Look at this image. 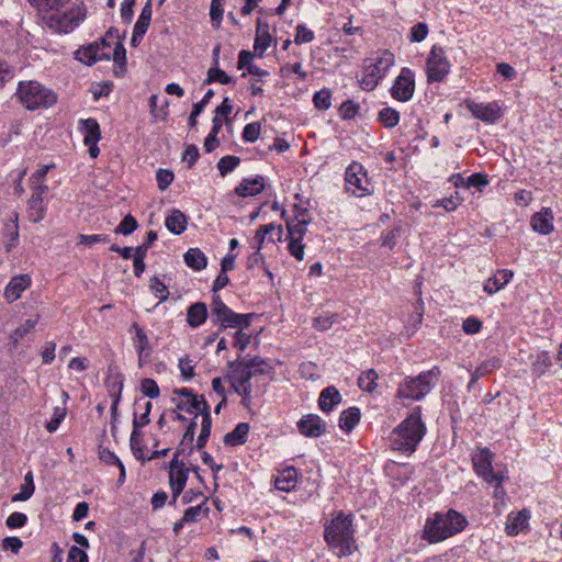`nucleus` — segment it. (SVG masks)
Instances as JSON below:
<instances>
[{
    "instance_id": "obj_1",
    "label": "nucleus",
    "mask_w": 562,
    "mask_h": 562,
    "mask_svg": "<svg viewBox=\"0 0 562 562\" xmlns=\"http://www.w3.org/2000/svg\"><path fill=\"white\" fill-rule=\"evenodd\" d=\"M37 9L43 23L56 33H69L85 20L86 10L80 5H66L70 0H29Z\"/></svg>"
},
{
    "instance_id": "obj_2",
    "label": "nucleus",
    "mask_w": 562,
    "mask_h": 562,
    "mask_svg": "<svg viewBox=\"0 0 562 562\" xmlns=\"http://www.w3.org/2000/svg\"><path fill=\"white\" fill-rule=\"evenodd\" d=\"M324 539L329 549L338 557L350 555L358 549L355 539L352 515L337 513L324 525Z\"/></svg>"
},
{
    "instance_id": "obj_3",
    "label": "nucleus",
    "mask_w": 562,
    "mask_h": 562,
    "mask_svg": "<svg viewBox=\"0 0 562 562\" xmlns=\"http://www.w3.org/2000/svg\"><path fill=\"white\" fill-rule=\"evenodd\" d=\"M426 434L422 420V407L416 406L412 413L392 431L390 441L393 450L412 453Z\"/></svg>"
},
{
    "instance_id": "obj_4",
    "label": "nucleus",
    "mask_w": 562,
    "mask_h": 562,
    "mask_svg": "<svg viewBox=\"0 0 562 562\" xmlns=\"http://www.w3.org/2000/svg\"><path fill=\"white\" fill-rule=\"evenodd\" d=\"M467 525L465 517L454 509L435 513L424 526L423 539L429 543H437L462 531Z\"/></svg>"
},
{
    "instance_id": "obj_5",
    "label": "nucleus",
    "mask_w": 562,
    "mask_h": 562,
    "mask_svg": "<svg viewBox=\"0 0 562 562\" xmlns=\"http://www.w3.org/2000/svg\"><path fill=\"white\" fill-rule=\"evenodd\" d=\"M439 375V368L434 367L416 376H406L397 385L396 397L398 400L420 401L436 385Z\"/></svg>"
},
{
    "instance_id": "obj_6",
    "label": "nucleus",
    "mask_w": 562,
    "mask_h": 562,
    "mask_svg": "<svg viewBox=\"0 0 562 562\" xmlns=\"http://www.w3.org/2000/svg\"><path fill=\"white\" fill-rule=\"evenodd\" d=\"M16 97L21 104L30 111L47 109L57 102V94L35 80L20 81Z\"/></svg>"
},
{
    "instance_id": "obj_7",
    "label": "nucleus",
    "mask_w": 562,
    "mask_h": 562,
    "mask_svg": "<svg viewBox=\"0 0 562 562\" xmlns=\"http://www.w3.org/2000/svg\"><path fill=\"white\" fill-rule=\"evenodd\" d=\"M451 64L441 46L434 45L426 60V75L428 82H440L450 72Z\"/></svg>"
},
{
    "instance_id": "obj_8",
    "label": "nucleus",
    "mask_w": 562,
    "mask_h": 562,
    "mask_svg": "<svg viewBox=\"0 0 562 562\" xmlns=\"http://www.w3.org/2000/svg\"><path fill=\"white\" fill-rule=\"evenodd\" d=\"M346 190L356 196H366L372 193V186L367 171L359 162L350 164L345 173Z\"/></svg>"
},
{
    "instance_id": "obj_9",
    "label": "nucleus",
    "mask_w": 562,
    "mask_h": 562,
    "mask_svg": "<svg viewBox=\"0 0 562 562\" xmlns=\"http://www.w3.org/2000/svg\"><path fill=\"white\" fill-rule=\"evenodd\" d=\"M415 92L414 72L409 68H402L392 88L391 95L401 102L411 100Z\"/></svg>"
},
{
    "instance_id": "obj_10",
    "label": "nucleus",
    "mask_w": 562,
    "mask_h": 562,
    "mask_svg": "<svg viewBox=\"0 0 562 562\" xmlns=\"http://www.w3.org/2000/svg\"><path fill=\"white\" fill-rule=\"evenodd\" d=\"M494 453L488 448H477L472 456L473 468L479 476L492 484L498 472L493 471Z\"/></svg>"
},
{
    "instance_id": "obj_11",
    "label": "nucleus",
    "mask_w": 562,
    "mask_h": 562,
    "mask_svg": "<svg viewBox=\"0 0 562 562\" xmlns=\"http://www.w3.org/2000/svg\"><path fill=\"white\" fill-rule=\"evenodd\" d=\"M232 366H234L232 374L233 386L237 393L244 396L243 402L245 403L247 397H249L251 394L252 389L250 380L256 373L255 371L250 370L249 367L244 366L240 361V358H238Z\"/></svg>"
},
{
    "instance_id": "obj_12",
    "label": "nucleus",
    "mask_w": 562,
    "mask_h": 562,
    "mask_svg": "<svg viewBox=\"0 0 562 562\" xmlns=\"http://www.w3.org/2000/svg\"><path fill=\"white\" fill-rule=\"evenodd\" d=\"M467 106L474 117L486 123H494L502 115L501 108L495 102L484 104L468 101Z\"/></svg>"
},
{
    "instance_id": "obj_13",
    "label": "nucleus",
    "mask_w": 562,
    "mask_h": 562,
    "mask_svg": "<svg viewBox=\"0 0 562 562\" xmlns=\"http://www.w3.org/2000/svg\"><path fill=\"white\" fill-rule=\"evenodd\" d=\"M325 428L326 423L315 414H307L297 422V429L305 437L318 438Z\"/></svg>"
},
{
    "instance_id": "obj_14",
    "label": "nucleus",
    "mask_w": 562,
    "mask_h": 562,
    "mask_svg": "<svg viewBox=\"0 0 562 562\" xmlns=\"http://www.w3.org/2000/svg\"><path fill=\"white\" fill-rule=\"evenodd\" d=\"M249 315L247 314H237L233 312L226 305L221 308V311L216 312L212 315L213 322H218L223 327H232L236 328L239 326L247 327L249 326Z\"/></svg>"
},
{
    "instance_id": "obj_15",
    "label": "nucleus",
    "mask_w": 562,
    "mask_h": 562,
    "mask_svg": "<svg viewBox=\"0 0 562 562\" xmlns=\"http://www.w3.org/2000/svg\"><path fill=\"white\" fill-rule=\"evenodd\" d=\"M394 63V55L390 50H383L376 57L368 59L364 68L367 71L373 70V74L382 79Z\"/></svg>"
},
{
    "instance_id": "obj_16",
    "label": "nucleus",
    "mask_w": 562,
    "mask_h": 562,
    "mask_svg": "<svg viewBox=\"0 0 562 562\" xmlns=\"http://www.w3.org/2000/svg\"><path fill=\"white\" fill-rule=\"evenodd\" d=\"M530 512L526 508L521 509L517 514H509L505 526V531L508 536H516L520 531L529 528Z\"/></svg>"
},
{
    "instance_id": "obj_17",
    "label": "nucleus",
    "mask_w": 562,
    "mask_h": 562,
    "mask_svg": "<svg viewBox=\"0 0 562 562\" xmlns=\"http://www.w3.org/2000/svg\"><path fill=\"white\" fill-rule=\"evenodd\" d=\"M31 285V278L29 274H19L13 277L4 289V297L9 302L19 300L29 286Z\"/></svg>"
},
{
    "instance_id": "obj_18",
    "label": "nucleus",
    "mask_w": 562,
    "mask_h": 562,
    "mask_svg": "<svg viewBox=\"0 0 562 562\" xmlns=\"http://www.w3.org/2000/svg\"><path fill=\"white\" fill-rule=\"evenodd\" d=\"M553 213L549 207H543L540 212L532 215L530 224L533 231L548 235L553 231Z\"/></svg>"
},
{
    "instance_id": "obj_19",
    "label": "nucleus",
    "mask_w": 562,
    "mask_h": 562,
    "mask_svg": "<svg viewBox=\"0 0 562 562\" xmlns=\"http://www.w3.org/2000/svg\"><path fill=\"white\" fill-rule=\"evenodd\" d=\"M189 475V469L186 465H181L180 470L169 471V485L172 491L171 504L177 502L178 496L183 491Z\"/></svg>"
},
{
    "instance_id": "obj_20",
    "label": "nucleus",
    "mask_w": 562,
    "mask_h": 562,
    "mask_svg": "<svg viewBox=\"0 0 562 562\" xmlns=\"http://www.w3.org/2000/svg\"><path fill=\"white\" fill-rule=\"evenodd\" d=\"M134 330L135 333V348L138 352L139 358V366H142V362L145 358H147L151 352V347L149 345V339L146 335V333L142 329V327L137 323H133L131 326V331Z\"/></svg>"
},
{
    "instance_id": "obj_21",
    "label": "nucleus",
    "mask_w": 562,
    "mask_h": 562,
    "mask_svg": "<svg viewBox=\"0 0 562 562\" xmlns=\"http://www.w3.org/2000/svg\"><path fill=\"white\" fill-rule=\"evenodd\" d=\"M79 130L83 134L85 144L98 143L101 139L100 125L94 119L80 120Z\"/></svg>"
},
{
    "instance_id": "obj_22",
    "label": "nucleus",
    "mask_w": 562,
    "mask_h": 562,
    "mask_svg": "<svg viewBox=\"0 0 562 562\" xmlns=\"http://www.w3.org/2000/svg\"><path fill=\"white\" fill-rule=\"evenodd\" d=\"M75 55L77 60L87 65H92L99 60H109V55L98 53L97 42L80 47Z\"/></svg>"
},
{
    "instance_id": "obj_23",
    "label": "nucleus",
    "mask_w": 562,
    "mask_h": 562,
    "mask_svg": "<svg viewBox=\"0 0 562 562\" xmlns=\"http://www.w3.org/2000/svg\"><path fill=\"white\" fill-rule=\"evenodd\" d=\"M265 189V180L261 176L254 179H244L240 184L235 189L239 196H254L259 194Z\"/></svg>"
},
{
    "instance_id": "obj_24",
    "label": "nucleus",
    "mask_w": 562,
    "mask_h": 562,
    "mask_svg": "<svg viewBox=\"0 0 562 562\" xmlns=\"http://www.w3.org/2000/svg\"><path fill=\"white\" fill-rule=\"evenodd\" d=\"M514 273L512 270L503 269L498 270L496 274L486 280L484 284V291L488 294H494L503 289L513 278Z\"/></svg>"
},
{
    "instance_id": "obj_25",
    "label": "nucleus",
    "mask_w": 562,
    "mask_h": 562,
    "mask_svg": "<svg viewBox=\"0 0 562 562\" xmlns=\"http://www.w3.org/2000/svg\"><path fill=\"white\" fill-rule=\"evenodd\" d=\"M340 402L341 395L339 391L335 386H327L319 394L318 406L324 413H328Z\"/></svg>"
},
{
    "instance_id": "obj_26",
    "label": "nucleus",
    "mask_w": 562,
    "mask_h": 562,
    "mask_svg": "<svg viewBox=\"0 0 562 562\" xmlns=\"http://www.w3.org/2000/svg\"><path fill=\"white\" fill-rule=\"evenodd\" d=\"M207 318V308L206 305L202 302L193 303L189 306L187 311V322L188 324L195 328L204 324Z\"/></svg>"
},
{
    "instance_id": "obj_27",
    "label": "nucleus",
    "mask_w": 562,
    "mask_h": 562,
    "mask_svg": "<svg viewBox=\"0 0 562 562\" xmlns=\"http://www.w3.org/2000/svg\"><path fill=\"white\" fill-rule=\"evenodd\" d=\"M300 216L301 217L297 216L295 221L286 222L288 238L302 239L306 234L307 225L311 220L306 217V211L301 213Z\"/></svg>"
},
{
    "instance_id": "obj_28",
    "label": "nucleus",
    "mask_w": 562,
    "mask_h": 562,
    "mask_svg": "<svg viewBox=\"0 0 562 562\" xmlns=\"http://www.w3.org/2000/svg\"><path fill=\"white\" fill-rule=\"evenodd\" d=\"M187 224V216L180 210H172L165 221L166 227L176 235L183 233Z\"/></svg>"
},
{
    "instance_id": "obj_29",
    "label": "nucleus",
    "mask_w": 562,
    "mask_h": 562,
    "mask_svg": "<svg viewBox=\"0 0 562 562\" xmlns=\"http://www.w3.org/2000/svg\"><path fill=\"white\" fill-rule=\"evenodd\" d=\"M297 473L293 467L286 468L283 470L274 480L276 488L290 492L295 487Z\"/></svg>"
},
{
    "instance_id": "obj_30",
    "label": "nucleus",
    "mask_w": 562,
    "mask_h": 562,
    "mask_svg": "<svg viewBox=\"0 0 562 562\" xmlns=\"http://www.w3.org/2000/svg\"><path fill=\"white\" fill-rule=\"evenodd\" d=\"M183 259L186 265L195 271L203 270L207 266V259L199 248H190L184 254Z\"/></svg>"
},
{
    "instance_id": "obj_31",
    "label": "nucleus",
    "mask_w": 562,
    "mask_h": 562,
    "mask_svg": "<svg viewBox=\"0 0 562 562\" xmlns=\"http://www.w3.org/2000/svg\"><path fill=\"white\" fill-rule=\"evenodd\" d=\"M269 25L265 24V31H261V20L257 21V29H256V37L254 43V48L256 52L259 53V56L262 57L265 52L268 49V47L271 44V35L269 34Z\"/></svg>"
},
{
    "instance_id": "obj_32",
    "label": "nucleus",
    "mask_w": 562,
    "mask_h": 562,
    "mask_svg": "<svg viewBox=\"0 0 562 562\" xmlns=\"http://www.w3.org/2000/svg\"><path fill=\"white\" fill-rule=\"evenodd\" d=\"M360 409L358 407H349L341 412L339 417V427L346 432H350L360 420Z\"/></svg>"
},
{
    "instance_id": "obj_33",
    "label": "nucleus",
    "mask_w": 562,
    "mask_h": 562,
    "mask_svg": "<svg viewBox=\"0 0 562 562\" xmlns=\"http://www.w3.org/2000/svg\"><path fill=\"white\" fill-rule=\"evenodd\" d=\"M249 432V425L247 423H239L235 429L231 432H227L224 437L225 445L228 446H238L243 445L247 440V435Z\"/></svg>"
},
{
    "instance_id": "obj_34",
    "label": "nucleus",
    "mask_w": 562,
    "mask_h": 562,
    "mask_svg": "<svg viewBox=\"0 0 562 562\" xmlns=\"http://www.w3.org/2000/svg\"><path fill=\"white\" fill-rule=\"evenodd\" d=\"M27 217L33 223H38L45 217L43 198L31 195L27 201Z\"/></svg>"
},
{
    "instance_id": "obj_35",
    "label": "nucleus",
    "mask_w": 562,
    "mask_h": 562,
    "mask_svg": "<svg viewBox=\"0 0 562 562\" xmlns=\"http://www.w3.org/2000/svg\"><path fill=\"white\" fill-rule=\"evenodd\" d=\"M378 121L386 128L396 126L400 122V113L390 106L383 108L378 113Z\"/></svg>"
},
{
    "instance_id": "obj_36",
    "label": "nucleus",
    "mask_w": 562,
    "mask_h": 562,
    "mask_svg": "<svg viewBox=\"0 0 562 562\" xmlns=\"http://www.w3.org/2000/svg\"><path fill=\"white\" fill-rule=\"evenodd\" d=\"M379 375L375 370L370 369L360 374L358 378V385L362 391L373 392L376 387V380Z\"/></svg>"
},
{
    "instance_id": "obj_37",
    "label": "nucleus",
    "mask_w": 562,
    "mask_h": 562,
    "mask_svg": "<svg viewBox=\"0 0 562 562\" xmlns=\"http://www.w3.org/2000/svg\"><path fill=\"white\" fill-rule=\"evenodd\" d=\"M214 92L212 89L207 90L204 94L203 99L196 103L193 104L192 112L189 116V126L193 128L196 125V116L200 115V113L204 110V108L207 105L210 100L213 98Z\"/></svg>"
},
{
    "instance_id": "obj_38",
    "label": "nucleus",
    "mask_w": 562,
    "mask_h": 562,
    "mask_svg": "<svg viewBox=\"0 0 562 562\" xmlns=\"http://www.w3.org/2000/svg\"><path fill=\"white\" fill-rule=\"evenodd\" d=\"M202 402H206L203 396L198 397L196 395H192L187 398L186 402H179L177 404V408L180 411H186L187 413H202Z\"/></svg>"
},
{
    "instance_id": "obj_39",
    "label": "nucleus",
    "mask_w": 562,
    "mask_h": 562,
    "mask_svg": "<svg viewBox=\"0 0 562 562\" xmlns=\"http://www.w3.org/2000/svg\"><path fill=\"white\" fill-rule=\"evenodd\" d=\"M220 82L222 85H228L233 81V78L228 76L224 70L220 69L217 66L210 68L207 71V77L204 83L210 85L212 82Z\"/></svg>"
},
{
    "instance_id": "obj_40",
    "label": "nucleus",
    "mask_w": 562,
    "mask_h": 562,
    "mask_svg": "<svg viewBox=\"0 0 562 562\" xmlns=\"http://www.w3.org/2000/svg\"><path fill=\"white\" fill-rule=\"evenodd\" d=\"M240 162L239 157L227 155L222 157L217 162V168L221 176H226L228 172L233 171Z\"/></svg>"
},
{
    "instance_id": "obj_41",
    "label": "nucleus",
    "mask_w": 562,
    "mask_h": 562,
    "mask_svg": "<svg viewBox=\"0 0 562 562\" xmlns=\"http://www.w3.org/2000/svg\"><path fill=\"white\" fill-rule=\"evenodd\" d=\"M223 0H212L211 7H210V16L212 25L215 29H218L221 26L222 20H223Z\"/></svg>"
},
{
    "instance_id": "obj_42",
    "label": "nucleus",
    "mask_w": 562,
    "mask_h": 562,
    "mask_svg": "<svg viewBox=\"0 0 562 562\" xmlns=\"http://www.w3.org/2000/svg\"><path fill=\"white\" fill-rule=\"evenodd\" d=\"M100 459L108 464H116L120 468L119 482H123L125 480V468L122 461L114 452L110 450H103L100 452Z\"/></svg>"
},
{
    "instance_id": "obj_43",
    "label": "nucleus",
    "mask_w": 562,
    "mask_h": 562,
    "mask_svg": "<svg viewBox=\"0 0 562 562\" xmlns=\"http://www.w3.org/2000/svg\"><path fill=\"white\" fill-rule=\"evenodd\" d=\"M550 366L551 359L547 351L539 352L532 362L533 372L538 375H542Z\"/></svg>"
},
{
    "instance_id": "obj_44",
    "label": "nucleus",
    "mask_w": 562,
    "mask_h": 562,
    "mask_svg": "<svg viewBox=\"0 0 562 562\" xmlns=\"http://www.w3.org/2000/svg\"><path fill=\"white\" fill-rule=\"evenodd\" d=\"M202 514H204V515L209 514V508L205 507L204 504L189 507L182 516V521H187V524L195 522V521H198L199 517Z\"/></svg>"
},
{
    "instance_id": "obj_45",
    "label": "nucleus",
    "mask_w": 562,
    "mask_h": 562,
    "mask_svg": "<svg viewBox=\"0 0 562 562\" xmlns=\"http://www.w3.org/2000/svg\"><path fill=\"white\" fill-rule=\"evenodd\" d=\"M149 288H150L151 292L159 299V302H165L168 300V296H169L168 288L158 278L154 277L150 279Z\"/></svg>"
},
{
    "instance_id": "obj_46",
    "label": "nucleus",
    "mask_w": 562,
    "mask_h": 562,
    "mask_svg": "<svg viewBox=\"0 0 562 562\" xmlns=\"http://www.w3.org/2000/svg\"><path fill=\"white\" fill-rule=\"evenodd\" d=\"M130 446L136 459L145 461L142 447V434L139 430L133 429L130 438Z\"/></svg>"
},
{
    "instance_id": "obj_47",
    "label": "nucleus",
    "mask_w": 562,
    "mask_h": 562,
    "mask_svg": "<svg viewBox=\"0 0 562 562\" xmlns=\"http://www.w3.org/2000/svg\"><path fill=\"white\" fill-rule=\"evenodd\" d=\"M137 221L131 214L126 215L122 222L116 226L114 232L116 234L130 235L137 228Z\"/></svg>"
},
{
    "instance_id": "obj_48",
    "label": "nucleus",
    "mask_w": 562,
    "mask_h": 562,
    "mask_svg": "<svg viewBox=\"0 0 562 562\" xmlns=\"http://www.w3.org/2000/svg\"><path fill=\"white\" fill-rule=\"evenodd\" d=\"M37 322L38 315H35L34 317L26 319L23 324L16 327L12 334L14 340L18 341L19 339L23 338L26 334H29L35 327Z\"/></svg>"
},
{
    "instance_id": "obj_49",
    "label": "nucleus",
    "mask_w": 562,
    "mask_h": 562,
    "mask_svg": "<svg viewBox=\"0 0 562 562\" xmlns=\"http://www.w3.org/2000/svg\"><path fill=\"white\" fill-rule=\"evenodd\" d=\"M140 390L145 396L150 398H156L160 394L157 382L149 378L142 380Z\"/></svg>"
},
{
    "instance_id": "obj_50",
    "label": "nucleus",
    "mask_w": 562,
    "mask_h": 562,
    "mask_svg": "<svg viewBox=\"0 0 562 562\" xmlns=\"http://www.w3.org/2000/svg\"><path fill=\"white\" fill-rule=\"evenodd\" d=\"M330 99V91L327 89H323L314 94L313 102L315 108H317L318 110H327L331 104Z\"/></svg>"
},
{
    "instance_id": "obj_51",
    "label": "nucleus",
    "mask_w": 562,
    "mask_h": 562,
    "mask_svg": "<svg viewBox=\"0 0 562 562\" xmlns=\"http://www.w3.org/2000/svg\"><path fill=\"white\" fill-rule=\"evenodd\" d=\"M261 132V125L258 122L249 123L244 127L243 138L245 142L254 143L256 142Z\"/></svg>"
},
{
    "instance_id": "obj_52",
    "label": "nucleus",
    "mask_w": 562,
    "mask_h": 562,
    "mask_svg": "<svg viewBox=\"0 0 562 562\" xmlns=\"http://www.w3.org/2000/svg\"><path fill=\"white\" fill-rule=\"evenodd\" d=\"M314 40V33L310 29H307L304 24H299L296 26V33L294 37V43L297 45L311 43Z\"/></svg>"
},
{
    "instance_id": "obj_53",
    "label": "nucleus",
    "mask_w": 562,
    "mask_h": 562,
    "mask_svg": "<svg viewBox=\"0 0 562 562\" xmlns=\"http://www.w3.org/2000/svg\"><path fill=\"white\" fill-rule=\"evenodd\" d=\"M158 188L165 191L173 181V173L168 169H158L156 172Z\"/></svg>"
},
{
    "instance_id": "obj_54",
    "label": "nucleus",
    "mask_w": 562,
    "mask_h": 562,
    "mask_svg": "<svg viewBox=\"0 0 562 562\" xmlns=\"http://www.w3.org/2000/svg\"><path fill=\"white\" fill-rule=\"evenodd\" d=\"M373 70L367 71L364 68V75L360 80V87L366 91H372L381 80L379 76L373 74Z\"/></svg>"
},
{
    "instance_id": "obj_55",
    "label": "nucleus",
    "mask_w": 562,
    "mask_h": 562,
    "mask_svg": "<svg viewBox=\"0 0 562 562\" xmlns=\"http://www.w3.org/2000/svg\"><path fill=\"white\" fill-rule=\"evenodd\" d=\"M427 34L428 25L424 22H419L411 29L409 40L411 42L419 43L426 38Z\"/></svg>"
},
{
    "instance_id": "obj_56",
    "label": "nucleus",
    "mask_w": 562,
    "mask_h": 562,
    "mask_svg": "<svg viewBox=\"0 0 562 562\" xmlns=\"http://www.w3.org/2000/svg\"><path fill=\"white\" fill-rule=\"evenodd\" d=\"M358 110L359 105L356 104L353 101L348 100L340 105L339 114L344 120H351L356 116Z\"/></svg>"
},
{
    "instance_id": "obj_57",
    "label": "nucleus",
    "mask_w": 562,
    "mask_h": 562,
    "mask_svg": "<svg viewBox=\"0 0 562 562\" xmlns=\"http://www.w3.org/2000/svg\"><path fill=\"white\" fill-rule=\"evenodd\" d=\"M259 232H261L266 237L268 236L270 241H274V236L277 239L281 238L282 234V227L281 225H274L273 223L261 225L259 228Z\"/></svg>"
},
{
    "instance_id": "obj_58",
    "label": "nucleus",
    "mask_w": 562,
    "mask_h": 562,
    "mask_svg": "<svg viewBox=\"0 0 562 562\" xmlns=\"http://www.w3.org/2000/svg\"><path fill=\"white\" fill-rule=\"evenodd\" d=\"M27 521V517L25 514L20 512L12 513L5 520V525L10 529L21 528Z\"/></svg>"
},
{
    "instance_id": "obj_59",
    "label": "nucleus",
    "mask_w": 562,
    "mask_h": 562,
    "mask_svg": "<svg viewBox=\"0 0 562 562\" xmlns=\"http://www.w3.org/2000/svg\"><path fill=\"white\" fill-rule=\"evenodd\" d=\"M108 240H109V237H108V235H104V234H95V235L79 234L78 235V244L79 245L91 246L95 243H105Z\"/></svg>"
},
{
    "instance_id": "obj_60",
    "label": "nucleus",
    "mask_w": 562,
    "mask_h": 562,
    "mask_svg": "<svg viewBox=\"0 0 562 562\" xmlns=\"http://www.w3.org/2000/svg\"><path fill=\"white\" fill-rule=\"evenodd\" d=\"M241 363L244 366H247L250 368V370L255 371V373H266L265 366H267L266 361L261 359L260 357H254L250 360L240 359Z\"/></svg>"
},
{
    "instance_id": "obj_61",
    "label": "nucleus",
    "mask_w": 562,
    "mask_h": 562,
    "mask_svg": "<svg viewBox=\"0 0 562 562\" xmlns=\"http://www.w3.org/2000/svg\"><path fill=\"white\" fill-rule=\"evenodd\" d=\"M288 249L290 254L296 258L297 260H302L304 258V245L301 243L302 239H292L288 238Z\"/></svg>"
},
{
    "instance_id": "obj_62",
    "label": "nucleus",
    "mask_w": 562,
    "mask_h": 562,
    "mask_svg": "<svg viewBox=\"0 0 562 562\" xmlns=\"http://www.w3.org/2000/svg\"><path fill=\"white\" fill-rule=\"evenodd\" d=\"M34 484H23L20 487V492L14 494L11 498L12 502H24L27 501L34 494Z\"/></svg>"
},
{
    "instance_id": "obj_63",
    "label": "nucleus",
    "mask_w": 562,
    "mask_h": 562,
    "mask_svg": "<svg viewBox=\"0 0 562 562\" xmlns=\"http://www.w3.org/2000/svg\"><path fill=\"white\" fill-rule=\"evenodd\" d=\"M482 323L476 317H468L463 321L462 329L469 335H473L480 331Z\"/></svg>"
},
{
    "instance_id": "obj_64",
    "label": "nucleus",
    "mask_w": 562,
    "mask_h": 562,
    "mask_svg": "<svg viewBox=\"0 0 562 562\" xmlns=\"http://www.w3.org/2000/svg\"><path fill=\"white\" fill-rule=\"evenodd\" d=\"M68 562H88V555L82 549L74 546L69 549Z\"/></svg>"
}]
</instances>
